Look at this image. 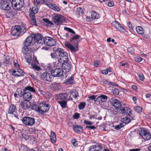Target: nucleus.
Wrapping results in <instances>:
<instances>
[{"label": "nucleus", "instance_id": "c9c22d12", "mask_svg": "<svg viewBox=\"0 0 151 151\" xmlns=\"http://www.w3.org/2000/svg\"><path fill=\"white\" fill-rule=\"evenodd\" d=\"M60 105L62 108H64L67 107V103L66 101H58L57 102Z\"/></svg>", "mask_w": 151, "mask_h": 151}, {"label": "nucleus", "instance_id": "412c9836", "mask_svg": "<svg viewBox=\"0 0 151 151\" xmlns=\"http://www.w3.org/2000/svg\"><path fill=\"white\" fill-rule=\"evenodd\" d=\"M33 62V63H32V68H33V69L35 70L39 71L38 72H36V73L37 75L40 76V74L39 72L41 71V70L40 67L37 65V64H38V61H34Z\"/></svg>", "mask_w": 151, "mask_h": 151}, {"label": "nucleus", "instance_id": "9b49d317", "mask_svg": "<svg viewBox=\"0 0 151 151\" xmlns=\"http://www.w3.org/2000/svg\"><path fill=\"white\" fill-rule=\"evenodd\" d=\"M53 76L51 73L45 72L41 75V78L44 81H47L48 82L51 81L53 78Z\"/></svg>", "mask_w": 151, "mask_h": 151}, {"label": "nucleus", "instance_id": "5fc2aeb1", "mask_svg": "<svg viewBox=\"0 0 151 151\" xmlns=\"http://www.w3.org/2000/svg\"><path fill=\"white\" fill-rule=\"evenodd\" d=\"M79 114L76 113L74 114L73 116V118L76 119H78L79 117Z\"/></svg>", "mask_w": 151, "mask_h": 151}, {"label": "nucleus", "instance_id": "393cba45", "mask_svg": "<svg viewBox=\"0 0 151 151\" xmlns=\"http://www.w3.org/2000/svg\"><path fill=\"white\" fill-rule=\"evenodd\" d=\"M17 110V107L14 104H11L9 106L8 113L10 114H13V113L15 112Z\"/></svg>", "mask_w": 151, "mask_h": 151}, {"label": "nucleus", "instance_id": "f3484780", "mask_svg": "<svg viewBox=\"0 0 151 151\" xmlns=\"http://www.w3.org/2000/svg\"><path fill=\"white\" fill-rule=\"evenodd\" d=\"M28 46L24 45V46L22 48V52L25 58L26 56H29V55H32L34 53L32 50H29Z\"/></svg>", "mask_w": 151, "mask_h": 151}, {"label": "nucleus", "instance_id": "4be33fe9", "mask_svg": "<svg viewBox=\"0 0 151 151\" xmlns=\"http://www.w3.org/2000/svg\"><path fill=\"white\" fill-rule=\"evenodd\" d=\"M67 96V94L66 93L59 94L57 97V102L58 101H66Z\"/></svg>", "mask_w": 151, "mask_h": 151}, {"label": "nucleus", "instance_id": "a878e982", "mask_svg": "<svg viewBox=\"0 0 151 151\" xmlns=\"http://www.w3.org/2000/svg\"><path fill=\"white\" fill-rule=\"evenodd\" d=\"M50 137V140L51 142L53 144H55L56 141V138L55 133L54 132L51 131Z\"/></svg>", "mask_w": 151, "mask_h": 151}, {"label": "nucleus", "instance_id": "7c9ffc66", "mask_svg": "<svg viewBox=\"0 0 151 151\" xmlns=\"http://www.w3.org/2000/svg\"><path fill=\"white\" fill-rule=\"evenodd\" d=\"M10 57L9 55H6L5 59L3 62L4 65L8 66L11 64V61H10Z\"/></svg>", "mask_w": 151, "mask_h": 151}, {"label": "nucleus", "instance_id": "de8ad7c7", "mask_svg": "<svg viewBox=\"0 0 151 151\" xmlns=\"http://www.w3.org/2000/svg\"><path fill=\"white\" fill-rule=\"evenodd\" d=\"M71 142L74 146L77 147V142L75 138H72L71 140Z\"/></svg>", "mask_w": 151, "mask_h": 151}, {"label": "nucleus", "instance_id": "0eeeda50", "mask_svg": "<svg viewBox=\"0 0 151 151\" xmlns=\"http://www.w3.org/2000/svg\"><path fill=\"white\" fill-rule=\"evenodd\" d=\"M43 42L46 45L49 46L55 45L56 44V42L53 38L51 37H47L43 38Z\"/></svg>", "mask_w": 151, "mask_h": 151}, {"label": "nucleus", "instance_id": "ddd939ff", "mask_svg": "<svg viewBox=\"0 0 151 151\" xmlns=\"http://www.w3.org/2000/svg\"><path fill=\"white\" fill-rule=\"evenodd\" d=\"M33 40H34V44H35L36 43L38 44H42L43 42V40H42V36L41 34H38L35 35H34Z\"/></svg>", "mask_w": 151, "mask_h": 151}, {"label": "nucleus", "instance_id": "4468645a", "mask_svg": "<svg viewBox=\"0 0 151 151\" xmlns=\"http://www.w3.org/2000/svg\"><path fill=\"white\" fill-rule=\"evenodd\" d=\"M139 134L145 140H148L151 138L150 134L144 129L141 130L139 132Z\"/></svg>", "mask_w": 151, "mask_h": 151}, {"label": "nucleus", "instance_id": "09e8293b", "mask_svg": "<svg viewBox=\"0 0 151 151\" xmlns=\"http://www.w3.org/2000/svg\"><path fill=\"white\" fill-rule=\"evenodd\" d=\"M135 60L137 62H140L142 60V58L139 56H137L134 58Z\"/></svg>", "mask_w": 151, "mask_h": 151}, {"label": "nucleus", "instance_id": "37998d69", "mask_svg": "<svg viewBox=\"0 0 151 151\" xmlns=\"http://www.w3.org/2000/svg\"><path fill=\"white\" fill-rule=\"evenodd\" d=\"M29 135L26 133H23L22 134V137L24 138L25 140H27L29 139Z\"/></svg>", "mask_w": 151, "mask_h": 151}, {"label": "nucleus", "instance_id": "b1692460", "mask_svg": "<svg viewBox=\"0 0 151 151\" xmlns=\"http://www.w3.org/2000/svg\"><path fill=\"white\" fill-rule=\"evenodd\" d=\"M101 145H92L89 148V151H101Z\"/></svg>", "mask_w": 151, "mask_h": 151}, {"label": "nucleus", "instance_id": "6e6552de", "mask_svg": "<svg viewBox=\"0 0 151 151\" xmlns=\"http://www.w3.org/2000/svg\"><path fill=\"white\" fill-rule=\"evenodd\" d=\"M52 18L53 22L55 24L58 25L61 22L63 17L60 14H54L52 15Z\"/></svg>", "mask_w": 151, "mask_h": 151}, {"label": "nucleus", "instance_id": "603ef678", "mask_svg": "<svg viewBox=\"0 0 151 151\" xmlns=\"http://www.w3.org/2000/svg\"><path fill=\"white\" fill-rule=\"evenodd\" d=\"M31 23L33 25H34L35 26L37 25L35 18L31 19Z\"/></svg>", "mask_w": 151, "mask_h": 151}, {"label": "nucleus", "instance_id": "774afa93", "mask_svg": "<svg viewBox=\"0 0 151 151\" xmlns=\"http://www.w3.org/2000/svg\"><path fill=\"white\" fill-rule=\"evenodd\" d=\"M140 150V149L139 148H136L134 149H130L129 150V151H139Z\"/></svg>", "mask_w": 151, "mask_h": 151}, {"label": "nucleus", "instance_id": "1a4fd4ad", "mask_svg": "<svg viewBox=\"0 0 151 151\" xmlns=\"http://www.w3.org/2000/svg\"><path fill=\"white\" fill-rule=\"evenodd\" d=\"M51 74L53 76L56 77H59L63 75L64 76L63 73L64 71L62 68H56L55 69H52L51 70Z\"/></svg>", "mask_w": 151, "mask_h": 151}, {"label": "nucleus", "instance_id": "39448f33", "mask_svg": "<svg viewBox=\"0 0 151 151\" xmlns=\"http://www.w3.org/2000/svg\"><path fill=\"white\" fill-rule=\"evenodd\" d=\"M22 123L26 126H32L35 123L34 118L28 116L24 117L21 120Z\"/></svg>", "mask_w": 151, "mask_h": 151}, {"label": "nucleus", "instance_id": "8fccbe9b", "mask_svg": "<svg viewBox=\"0 0 151 151\" xmlns=\"http://www.w3.org/2000/svg\"><path fill=\"white\" fill-rule=\"evenodd\" d=\"M113 93L115 95H118L119 93V91L118 89L114 88L113 90Z\"/></svg>", "mask_w": 151, "mask_h": 151}, {"label": "nucleus", "instance_id": "ea45409f", "mask_svg": "<svg viewBox=\"0 0 151 151\" xmlns=\"http://www.w3.org/2000/svg\"><path fill=\"white\" fill-rule=\"evenodd\" d=\"M31 11L34 13V14H36L38 12V9L37 6L36 5L34 6L32 8Z\"/></svg>", "mask_w": 151, "mask_h": 151}, {"label": "nucleus", "instance_id": "3c124183", "mask_svg": "<svg viewBox=\"0 0 151 151\" xmlns=\"http://www.w3.org/2000/svg\"><path fill=\"white\" fill-rule=\"evenodd\" d=\"M123 125L122 123H120L119 124L115 126L114 128L117 130H118L121 128Z\"/></svg>", "mask_w": 151, "mask_h": 151}, {"label": "nucleus", "instance_id": "a211bd4d", "mask_svg": "<svg viewBox=\"0 0 151 151\" xmlns=\"http://www.w3.org/2000/svg\"><path fill=\"white\" fill-rule=\"evenodd\" d=\"M12 75L17 76H22L24 75V71L19 68H16L12 72Z\"/></svg>", "mask_w": 151, "mask_h": 151}, {"label": "nucleus", "instance_id": "c03bdc74", "mask_svg": "<svg viewBox=\"0 0 151 151\" xmlns=\"http://www.w3.org/2000/svg\"><path fill=\"white\" fill-rule=\"evenodd\" d=\"M86 106V103L85 102H81L80 103L79 106V109L80 110H81L84 108Z\"/></svg>", "mask_w": 151, "mask_h": 151}, {"label": "nucleus", "instance_id": "7ed1b4c3", "mask_svg": "<svg viewBox=\"0 0 151 151\" xmlns=\"http://www.w3.org/2000/svg\"><path fill=\"white\" fill-rule=\"evenodd\" d=\"M80 37L78 35H76L74 36L71 39V42L72 43L73 42H75V43L73 44L74 46H73L71 44L66 43L65 44V46L68 48L70 49L71 51L72 52H76L78 50V42L77 40H75L79 39Z\"/></svg>", "mask_w": 151, "mask_h": 151}, {"label": "nucleus", "instance_id": "f8f14e48", "mask_svg": "<svg viewBox=\"0 0 151 151\" xmlns=\"http://www.w3.org/2000/svg\"><path fill=\"white\" fill-rule=\"evenodd\" d=\"M25 59L29 64L32 66V63H34V61H37V58L34 56V53L32 55H29V56H26Z\"/></svg>", "mask_w": 151, "mask_h": 151}, {"label": "nucleus", "instance_id": "e433bc0d", "mask_svg": "<svg viewBox=\"0 0 151 151\" xmlns=\"http://www.w3.org/2000/svg\"><path fill=\"white\" fill-rule=\"evenodd\" d=\"M136 30L139 34H142L144 33L143 28L140 26H137L136 27Z\"/></svg>", "mask_w": 151, "mask_h": 151}, {"label": "nucleus", "instance_id": "f704fd0d", "mask_svg": "<svg viewBox=\"0 0 151 151\" xmlns=\"http://www.w3.org/2000/svg\"><path fill=\"white\" fill-rule=\"evenodd\" d=\"M91 17L93 19H98L100 17V15L99 14L95 11H93L91 13Z\"/></svg>", "mask_w": 151, "mask_h": 151}, {"label": "nucleus", "instance_id": "e2e57ef3", "mask_svg": "<svg viewBox=\"0 0 151 151\" xmlns=\"http://www.w3.org/2000/svg\"><path fill=\"white\" fill-rule=\"evenodd\" d=\"M84 123L86 125H92L93 124L90 121H88L86 120H84Z\"/></svg>", "mask_w": 151, "mask_h": 151}, {"label": "nucleus", "instance_id": "4c0bfd02", "mask_svg": "<svg viewBox=\"0 0 151 151\" xmlns=\"http://www.w3.org/2000/svg\"><path fill=\"white\" fill-rule=\"evenodd\" d=\"M64 29L69 32L72 33L73 34L75 35L76 34L75 32L73 29L67 27H65Z\"/></svg>", "mask_w": 151, "mask_h": 151}, {"label": "nucleus", "instance_id": "69168bd1", "mask_svg": "<svg viewBox=\"0 0 151 151\" xmlns=\"http://www.w3.org/2000/svg\"><path fill=\"white\" fill-rule=\"evenodd\" d=\"M101 73L104 74H107L108 73V71L106 70H104L101 71Z\"/></svg>", "mask_w": 151, "mask_h": 151}, {"label": "nucleus", "instance_id": "79ce46f5", "mask_svg": "<svg viewBox=\"0 0 151 151\" xmlns=\"http://www.w3.org/2000/svg\"><path fill=\"white\" fill-rule=\"evenodd\" d=\"M73 78L71 77L69 79H67L66 81V83L67 84H70L73 83Z\"/></svg>", "mask_w": 151, "mask_h": 151}, {"label": "nucleus", "instance_id": "aec40b11", "mask_svg": "<svg viewBox=\"0 0 151 151\" xmlns=\"http://www.w3.org/2000/svg\"><path fill=\"white\" fill-rule=\"evenodd\" d=\"M64 63L62 65V68L64 69L66 72H68L69 71L71 68V64L70 62L69 61L65 62L64 61Z\"/></svg>", "mask_w": 151, "mask_h": 151}, {"label": "nucleus", "instance_id": "4d7b16f0", "mask_svg": "<svg viewBox=\"0 0 151 151\" xmlns=\"http://www.w3.org/2000/svg\"><path fill=\"white\" fill-rule=\"evenodd\" d=\"M139 79L141 81H143L145 79L144 77L142 74H139L138 76Z\"/></svg>", "mask_w": 151, "mask_h": 151}, {"label": "nucleus", "instance_id": "a19ab883", "mask_svg": "<svg viewBox=\"0 0 151 151\" xmlns=\"http://www.w3.org/2000/svg\"><path fill=\"white\" fill-rule=\"evenodd\" d=\"M134 110L137 113H140L142 111V108L139 106H137L134 108Z\"/></svg>", "mask_w": 151, "mask_h": 151}, {"label": "nucleus", "instance_id": "72a5a7b5", "mask_svg": "<svg viewBox=\"0 0 151 151\" xmlns=\"http://www.w3.org/2000/svg\"><path fill=\"white\" fill-rule=\"evenodd\" d=\"M41 3L48 6L52 1V0H40Z\"/></svg>", "mask_w": 151, "mask_h": 151}, {"label": "nucleus", "instance_id": "cd10ccee", "mask_svg": "<svg viewBox=\"0 0 151 151\" xmlns=\"http://www.w3.org/2000/svg\"><path fill=\"white\" fill-rule=\"evenodd\" d=\"M48 6L55 11L59 12L60 10V9L59 7L53 3H51Z\"/></svg>", "mask_w": 151, "mask_h": 151}, {"label": "nucleus", "instance_id": "dca6fc26", "mask_svg": "<svg viewBox=\"0 0 151 151\" xmlns=\"http://www.w3.org/2000/svg\"><path fill=\"white\" fill-rule=\"evenodd\" d=\"M111 103L114 108L117 109H121V104L120 101L114 98L111 99Z\"/></svg>", "mask_w": 151, "mask_h": 151}, {"label": "nucleus", "instance_id": "13d9d810", "mask_svg": "<svg viewBox=\"0 0 151 151\" xmlns=\"http://www.w3.org/2000/svg\"><path fill=\"white\" fill-rule=\"evenodd\" d=\"M36 14H34V13L31 11L30 13L29 14V16L31 19L34 18H35V15Z\"/></svg>", "mask_w": 151, "mask_h": 151}, {"label": "nucleus", "instance_id": "c85d7f7f", "mask_svg": "<svg viewBox=\"0 0 151 151\" xmlns=\"http://www.w3.org/2000/svg\"><path fill=\"white\" fill-rule=\"evenodd\" d=\"M73 129L74 131L77 133H80L81 131L83 130L82 128L78 125H74L73 126Z\"/></svg>", "mask_w": 151, "mask_h": 151}, {"label": "nucleus", "instance_id": "f257e3e1", "mask_svg": "<svg viewBox=\"0 0 151 151\" xmlns=\"http://www.w3.org/2000/svg\"><path fill=\"white\" fill-rule=\"evenodd\" d=\"M27 31V27L25 24L16 25L12 27L11 33L13 36H18L22 35Z\"/></svg>", "mask_w": 151, "mask_h": 151}, {"label": "nucleus", "instance_id": "052dcab7", "mask_svg": "<svg viewBox=\"0 0 151 151\" xmlns=\"http://www.w3.org/2000/svg\"><path fill=\"white\" fill-rule=\"evenodd\" d=\"M56 54H57V53H51L50 54V56L52 58L54 59H55L56 58Z\"/></svg>", "mask_w": 151, "mask_h": 151}, {"label": "nucleus", "instance_id": "338daca9", "mask_svg": "<svg viewBox=\"0 0 151 151\" xmlns=\"http://www.w3.org/2000/svg\"><path fill=\"white\" fill-rule=\"evenodd\" d=\"M132 88L133 89L134 91H136L137 90V86L135 85H133L132 86Z\"/></svg>", "mask_w": 151, "mask_h": 151}, {"label": "nucleus", "instance_id": "9d476101", "mask_svg": "<svg viewBox=\"0 0 151 151\" xmlns=\"http://www.w3.org/2000/svg\"><path fill=\"white\" fill-rule=\"evenodd\" d=\"M0 7L1 9L4 10L9 11L11 7L9 5V3L7 1H4L1 0L0 1Z\"/></svg>", "mask_w": 151, "mask_h": 151}, {"label": "nucleus", "instance_id": "a18cd8bd", "mask_svg": "<svg viewBox=\"0 0 151 151\" xmlns=\"http://www.w3.org/2000/svg\"><path fill=\"white\" fill-rule=\"evenodd\" d=\"M43 21L46 23L48 25H50V26L53 25V23L51 21H49L48 19H44Z\"/></svg>", "mask_w": 151, "mask_h": 151}, {"label": "nucleus", "instance_id": "2f4dec72", "mask_svg": "<svg viewBox=\"0 0 151 151\" xmlns=\"http://www.w3.org/2000/svg\"><path fill=\"white\" fill-rule=\"evenodd\" d=\"M38 91L44 97L45 96L47 95L50 96V94L49 92L47 91L45 92L43 91H42L40 88H38Z\"/></svg>", "mask_w": 151, "mask_h": 151}, {"label": "nucleus", "instance_id": "bb28decb", "mask_svg": "<svg viewBox=\"0 0 151 151\" xmlns=\"http://www.w3.org/2000/svg\"><path fill=\"white\" fill-rule=\"evenodd\" d=\"M33 39L32 36H29L28 37L24 43V45L29 46L32 42Z\"/></svg>", "mask_w": 151, "mask_h": 151}, {"label": "nucleus", "instance_id": "680f3d73", "mask_svg": "<svg viewBox=\"0 0 151 151\" xmlns=\"http://www.w3.org/2000/svg\"><path fill=\"white\" fill-rule=\"evenodd\" d=\"M127 25L130 29H131V30L133 29V27H132V24H131V23L130 22H128L127 23Z\"/></svg>", "mask_w": 151, "mask_h": 151}, {"label": "nucleus", "instance_id": "6e6d98bb", "mask_svg": "<svg viewBox=\"0 0 151 151\" xmlns=\"http://www.w3.org/2000/svg\"><path fill=\"white\" fill-rule=\"evenodd\" d=\"M119 23L117 22L116 21H114L112 22V24L113 26L117 28Z\"/></svg>", "mask_w": 151, "mask_h": 151}, {"label": "nucleus", "instance_id": "6ab92c4d", "mask_svg": "<svg viewBox=\"0 0 151 151\" xmlns=\"http://www.w3.org/2000/svg\"><path fill=\"white\" fill-rule=\"evenodd\" d=\"M120 109L122 114H126L127 116H131L132 111L130 109L127 107H124L121 108Z\"/></svg>", "mask_w": 151, "mask_h": 151}, {"label": "nucleus", "instance_id": "20e7f679", "mask_svg": "<svg viewBox=\"0 0 151 151\" xmlns=\"http://www.w3.org/2000/svg\"><path fill=\"white\" fill-rule=\"evenodd\" d=\"M35 110L42 114L48 111L50 107V105L45 103H41L38 105L34 106Z\"/></svg>", "mask_w": 151, "mask_h": 151}, {"label": "nucleus", "instance_id": "f03ea898", "mask_svg": "<svg viewBox=\"0 0 151 151\" xmlns=\"http://www.w3.org/2000/svg\"><path fill=\"white\" fill-rule=\"evenodd\" d=\"M31 93H35L36 91L32 87L27 86L25 87L23 90V92H22V94L24 100L30 101L32 99V95Z\"/></svg>", "mask_w": 151, "mask_h": 151}, {"label": "nucleus", "instance_id": "5701e85b", "mask_svg": "<svg viewBox=\"0 0 151 151\" xmlns=\"http://www.w3.org/2000/svg\"><path fill=\"white\" fill-rule=\"evenodd\" d=\"M107 98L108 97L106 96L101 95L97 97L96 101H97L100 103L105 102L107 100Z\"/></svg>", "mask_w": 151, "mask_h": 151}, {"label": "nucleus", "instance_id": "473e14b6", "mask_svg": "<svg viewBox=\"0 0 151 151\" xmlns=\"http://www.w3.org/2000/svg\"><path fill=\"white\" fill-rule=\"evenodd\" d=\"M52 88L54 89L55 90H57L60 89L61 88L60 85L59 83H57L55 82H53L51 85Z\"/></svg>", "mask_w": 151, "mask_h": 151}, {"label": "nucleus", "instance_id": "2eb2a0df", "mask_svg": "<svg viewBox=\"0 0 151 151\" xmlns=\"http://www.w3.org/2000/svg\"><path fill=\"white\" fill-rule=\"evenodd\" d=\"M20 105L22 109L26 110L30 107L31 104L29 101L24 100L22 101Z\"/></svg>", "mask_w": 151, "mask_h": 151}, {"label": "nucleus", "instance_id": "49530a36", "mask_svg": "<svg viewBox=\"0 0 151 151\" xmlns=\"http://www.w3.org/2000/svg\"><path fill=\"white\" fill-rule=\"evenodd\" d=\"M123 121L125 123L128 124L131 121V119L130 118L126 117L123 118Z\"/></svg>", "mask_w": 151, "mask_h": 151}, {"label": "nucleus", "instance_id": "864d4df0", "mask_svg": "<svg viewBox=\"0 0 151 151\" xmlns=\"http://www.w3.org/2000/svg\"><path fill=\"white\" fill-rule=\"evenodd\" d=\"M14 65L15 67V68H19V66L18 64L17 60H14Z\"/></svg>", "mask_w": 151, "mask_h": 151}, {"label": "nucleus", "instance_id": "58836bf2", "mask_svg": "<svg viewBox=\"0 0 151 151\" xmlns=\"http://www.w3.org/2000/svg\"><path fill=\"white\" fill-rule=\"evenodd\" d=\"M116 29L119 31L122 32H124L125 30L124 27L122 26V24L119 23Z\"/></svg>", "mask_w": 151, "mask_h": 151}, {"label": "nucleus", "instance_id": "0e129e2a", "mask_svg": "<svg viewBox=\"0 0 151 151\" xmlns=\"http://www.w3.org/2000/svg\"><path fill=\"white\" fill-rule=\"evenodd\" d=\"M88 98L91 100H94L96 99V96L95 95H92L88 96Z\"/></svg>", "mask_w": 151, "mask_h": 151}, {"label": "nucleus", "instance_id": "c756f323", "mask_svg": "<svg viewBox=\"0 0 151 151\" xmlns=\"http://www.w3.org/2000/svg\"><path fill=\"white\" fill-rule=\"evenodd\" d=\"M70 98L72 99L73 98H77L78 96V93L76 91H71L70 92Z\"/></svg>", "mask_w": 151, "mask_h": 151}, {"label": "nucleus", "instance_id": "bf43d9fd", "mask_svg": "<svg viewBox=\"0 0 151 151\" xmlns=\"http://www.w3.org/2000/svg\"><path fill=\"white\" fill-rule=\"evenodd\" d=\"M114 5V2L113 1H110L109 2L108 5L109 7H112Z\"/></svg>", "mask_w": 151, "mask_h": 151}, {"label": "nucleus", "instance_id": "423d86ee", "mask_svg": "<svg viewBox=\"0 0 151 151\" xmlns=\"http://www.w3.org/2000/svg\"><path fill=\"white\" fill-rule=\"evenodd\" d=\"M56 52L60 57V60H62L64 61H67L68 59V54L65 52L63 49L58 48L56 50Z\"/></svg>", "mask_w": 151, "mask_h": 151}]
</instances>
